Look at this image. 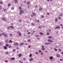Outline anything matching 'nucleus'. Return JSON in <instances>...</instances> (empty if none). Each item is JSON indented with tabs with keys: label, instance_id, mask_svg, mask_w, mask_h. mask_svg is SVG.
<instances>
[{
	"label": "nucleus",
	"instance_id": "nucleus-22",
	"mask_svg": "<svg viewBox=\"0 0 63 63\" xmlns=\"http://www.w3.org/2000/svg\"><path fill=\"white\" fill-rule=\"evenodd\" d=\"M31 24H32V25H33V26H35V24L33 23H32Z\"/></svg>",
	"mask_w": 63,
	"mask_h": 63
},
{
	"label": "nucleus",
	"instance_id": "nucleus-4",
	"mask_svg": "<svg viewBox=\"0 0 63 63\" xmlns=\"http://www.w3.org/2000/svg\"><path fill=\"white\" fill-rule=\"evenodd\" d=\"M33 59L32 58H31L30 60V61H33Z\"/></svg>",
	"mask_w": 63,
	"mask_h": 63
},
{
	"label": "nucleus",
	"instance_id": "nucleus-26",
	"mask_svg": "<svg viewBox=\"0 0 63 63\" xmlns=\"http://www.w3.org/2000/svg\"><path fill=\"white\" fill-rule=\"evenodd\" d=\"M58 20V19L57 18H56L55 19V22H57V21Z\"/></svg>",
	"mask_w": 63,
	"mask_h": 63
},
{
	"label": "nucleus",
	"instance_id": "nucleus-61",
	"mask_svg": "<svg viewBox=\"0 0 63 63\" xmlns=\"http://www.w3.org/2000/svg\"><path fill=\"white\" fill-rule=\"evenodd\" d=\"M60 60L61 61H63V60L62 59H60Z\"/></svg>",
	"mask_w": 63,
	"mask_h": 63
},
{
	"label": "nucleus",
	"instance_id": "nucleus-38",
	"mask_svg": "<svg viewBox=\"0 0 63 63\" xmlns=\"http://www.w3.org/2000/svg\"><path fill=\"white\" fill-rule=\"evenodd\" d=\"M19 9L20 10H21V7H19Z\"/></svg>",
	"mask_w": 63,
	"mask_h": 63
},
{
	"label": "nucleus",
	"instance_id": "nucleus-12",
	"mask_svg": "<svg viewBox=\"0 0 63 63\" xmlns=\"http://www.w3.org/2000/svg\"><path fill=\"white\" fill-rule=\"evenodd\" d=\"M15 3H17L18 2L17 0H15Z\"/></svg>",
	"mask_w": 63,
	"mask_h": 63
},
{
	"label": "nucleus",
	"instance_id": "nucleus-20",
	"mask_svg": "<svg viewBox=\"0 0 63 63\" xmlns=\"http://www.w3.org/2000/svg\"><path fill=\"white\" fill-rule=\"evenodd\" d=\"M11 9L12 10H14V7H12L11 8Z\"/></svg>",
	"mask_w": 63,
	"mask_h": 63
},
{
	"label": "nucleus",
	"instance_id": "nucleus-43",
	"mask_svg": "<svg viewBox=\"0 0 63 63\" xmlns=\"http://www.w3.org/2000/svg\"><path fill=\"white\" fill-rule=\"evenodd\" d=\"M47 35H48L49 34V33L48 32L47 33Z\"/></svg>",
	"mask_w": 63,
	"mask_h": 63
},
{
	"label": "nucleus",
	"instance_id": "nucleus-46",
	"mask_svg": "<svg viewBox=\"0 0 63 63\" xmlns=\"http://www.w3.org/2000/svg\"><path fill=\"white\" fill-rule=\"evenodd\" d=\"M63 15L62 14H61L60 15V16H62Z\"/></svg>",
	"mask_w": 63,
	"mask_h": 63
},
{
	"label": "nucleus",
	"instance_id": "nucleus-64",
	"mask_svg": "<svg viewBox=\"0 0 63 63\" xmlns=\"http://www.w3.org/2000/svg\"><path fill=\"white\" fill-rule=\"evenodd\" d=\"M10 36H12V34H10Z\"/></svg>",
	"mask_w": 63,
	"mask_h": 63
},
{
	"label": "nucleus",
	"instance_id": "nucleus-53",
	"mask_svg": "<svg viewBox=\"0 0 63 63\" xmlns=\"http://www.w3.org/2000/svg\"><path fill=\"white\" fill-rule=\"evenodd\" d=\"M10 28L9 27H8V28H7V29H9Z\"/></svg>",
	"mask_w": 63,
	"mask_h": 63
},
{
	"label": "nucleus",
	"instance_id": "nucleus-60",
	"mask_svg": "<svg viewBox=\"0 0 63 63\" xmlns=\"http://www.w3.org/2000/svg\"><path fill=\"white\" fill-rule=\"evenodd\" d=\"M39 52H41V50H39Z\"/></svg>",
	"mask_w": 63,
	"mask_h": 63
},
{
	"label": "nucleus",
	"instance_id": "nucleus-45",
	"mask_svg": "<svg viewBox=\"0 0 63 63\" xmlns=\"http://www.w3.org/2000/svg\"><path fill=\"white\" fill-rule=\"evenodd\" d=\"M28 42H30V41H31V40H30V39L28 40Z\"/></svg>",
	"mask_w": 63,
	"mask_h": 63
},
{
	"label": "nucleus",
	"instance_id": "nucleus-2",
	"mask_svg": "<svg viewBox=\"0 0 63 63\" xmlns=\"http://www.w3.org/2000/svg\"><path fill=\"white\" fill-rule=\"evenodd\" d=\"M56 56L57 57H58L59 58L60 57V55H59V54H57L56 55Z\"/></svg>",
	"mask_w": 63,
	"mask_h": 63
},
{
	"label": "nucleus",
	"instance_id": "nucleus-63",
	"mask_svg": "<svg viewBox=\"0 0 63 63\" xmlns=\"http://www.w3.org/2000/svg\"><path fill=\"white\" fill-rule=\"evenodd\" d=\"M59 19H61V17H59Z\"/></svg>",
	"mask_w": 63,
	"mask_h": 63
},
{
	"label": "nucleus",
	"instance_id": "nucleus-15",
	"mask_svg": "<svg viewBox=\"0 0 63 63\" xmlns=\"http://www.w3.org/2000/svg\"><path fill=\"white\" fill-rule=\"evenodd\" d=\"M5 46L6 47H9V44H6L5 45Z\"/></svg>",
	"mask_w": 63,
	"mask_h": 63
},
{
	"label": "nucleus",
	"instance_id": "nucleus-59",
	"mask_svg": "<svg viewBox=\"0 0 63 63\" xmlns=\"http://www.w3.org/2000/svg\"><path fill=\"white\" fill-rule=\"evenodd\" d=\"M20 15H21L22 14V13L21 12H20V13H19Z\"/></svg>",
	"mask_w": 63,
	"mask_h": 63
},
{
	"label": "nucleus",
	"instance_id": "nucleus-34",
	"mask_svg": "<svg viewBox=\"0 0 63 63\" xmlns=\"http://www.w3.org/2000/svg\"><path fill=\"white\" fill-rule=\"evenodd\" d=\"M19 35L20 36H21V33L20 32L19 34Z\"/></svg>",
	"mask_w": 63,
	"mask_h": 63
},
{
	"label": "nucleus",
	"instance_id": "nucleus-36",
	"mask_svg": "<svg viewBox=\"0 0 63 63\" xmlns=\"http://www.w3.org/2000/svg\"><path fill=\"white\" fill-rule=\"evenodd\" d=\"M11 5L10 4H8V7H9Z\"/></svg>",
	"mask_w": 63,
	"mask_h": 63
},
{
	"label": "nucleus",
	"instance_id": "nucleus-37",
	"mask_svg": "<svg viewBox=\"0 0 63 63\" xmlns=\"http://www.w3.org/2000/svg\"><path fill=\"white\" fill-rule=\"evenodd\" d=\"M19 62H20L21 63H23L22 62H21V60H19Z\"/></svg>",
	"mask_w": 63,
	"mask_h": 63
},
{
	"label": "nucleus",
	"instance_id": "nucleus-51",
	"mask_svg": "<svg viewBox=\"0 0 63 63\" xmlns=\"http://www.w3.org/2000/svg\"><path fill=\"white\" fill-rule=\"evenodd\" d=\"M16 48L17 49H19V48L18 47H17Z\"/></svg>",
	"mask_w": 63,
	"mask_h": 63
},
{
	"label": "nucleus",
	"instance_id": "nucleus-9",
	"mask_svg": "<svg viewBox=\"0 0 63 63\" xmlns=\"http://www.w3.org/2000/svg\"><path fill=\"white\" fill-rule=\"evenodd\" d=\"M23 45H24V43H21L20 44V45L21 46H23Z\"/></svg>",
	"mask_w": 63,
	"mask_h": 63
},
{
	"label": "nucleus",
	"instance_id": "nucleus-30",
	"mask_svg": "<svg viewBox=\"0 0 63 63\" xmlns=\"http://www.w3.org/2000/svg\"><path fill=\"white\" fill-rule=\"evenodd\" d=\"M59 51H62L61 49H59Z\"/></svg>",
	"mask_w": 63,
	"mask_h": 63
},
{
	"label": "nucleus",
	"instance_id": "nucleus-56",
	"mask_svg": "<svg viewBox=\"0 0 63 63\" xmlns=\"http://www.w3.org/2000/svg\"><path fill=\"white\" fill-rule=\"evenodd\" d=\"M63 25L62 24H61L60 25V26H62Z\"/></svg>",
	"mask_w": 63,
	"mask_h": 63
},
{
	"label": "nucleus",
	"instance_id": "nucleus-11",
	"mask_svg": "<svg viewBox=\"0 0 63 63\" xmlns=\"http://www.w3.org/2000/svg\"><path fill=\"white\" fill-rule=\"evenodd\" d=\"M11 60H13L15 59L14 58H11Z\"/></svg>",
	"mask_w": 63,
	"mask_h": 63
},
{
	"label": "nucleus",
	"instance_id": "nucleus-5",
	"mask_svg": "<svg viewBox=\"0 0 63 63\" xmlns=\"http://www.w3.org/2000/svg\"><path fill=\"white\" fill-rule=\"evenodd\" d=\"M47 41L48 42H52V41H51V40L50 39H48V40Z\"/></svg>",
	"mask_w": 63,
	"mask_h": 63
},
{
	"label": "nucleus",
	"instance_id": "nucleus-8",
	"mask_svg": "<svg viewBox=\"0 0 63 63\" xmlns=\"http://www.w3.org/2000/svg\"><path fill=\"white\" fill-rule=\"evenodd\" d=\"M2 19L3 20H6V18L4 17H3L2 18Z\"/></svg>",
	"mask_w": 63,
	"mask_h": 63
},
{
	"label": "nucleus",
	"instance_id": "nucleus-27",
	"mask_svg": "<svg viewBox=\"0 0 63 63\" xmlns=\"http://www.w3.org/2000/svg\"><path fill=\"white\" fill-rule=\"evenodd\" d=\"M3 10L4 11V12H6V11H7V9H4Z\"/></svg>",
	"mask_w": 63,
	"mask_h": 63
},
{
	"label": "nucleus",
	"instance_id": "nucleus-47",
	"mask_svg": "<svg viewBox=\"0 0 63 63\" xmlns=\"http://www.w3.org/2000/svg\"><path fill=\"white\" fill-rule=\"evenodd\" d=\"M47 15H49V13H47Z\"/></svg>",
	"mask_w": 63,
	"mask_h": 63
},
{
	"label": "nucleus",
	"instance_id": "nucleus-17",
	"mask_svg": "<svg viewBox=\"0 0 63 63\" xmlns=\"http://www.w3.org/2000/svg\"><path fill=\"white\" fill-rule=\"evenodd\" d=\"M0 4L1 5H2L3 4V2L2 1H0Z\"/></svg>",
	"mask_w": 63,
	"mask_h": 63
},
{
	"label": "nucleus",
	"instance_id": "nucleus-44",
	"mask_svg": "<svg viewBox=\"0 0 63 63\" xmlns=\"http://www.w3.org/2000/svg\"><path fill=\"white\" fill-rule=\"evenodd\" d=\"M19 22H21V19H19Z\"/></svg>",
	"mask_w": 63,
	"mask_h": 63
},
{
	"label": "nucleus",
	"instance_id": "nucleus-19",
	"mask_svg": "<svg viewBox=\"0 0 63 63\" xmlns=\"http://www.w3.org/2000/svg\"><path fill=\"white\" fill-rule=\"evenodd\" d=\"M8 39H6V40L5 42L6 43H7V42H8Z\"/></svg>",
	"mask_w": 63,
	"mask_h": 63
},
{
	"label": "nucleus",
	"instance_id": "nucleus-23",
	"mask_svg": "<svg viewBox=\"0 0 63 63\" xmlns=\"http://www.w3.org/2000/svg\"><path fill=\"white\" fill-rule=\"evenodd\" d=\"M6 54H8L9 53V52H6L5 53Z\"/></svg>",
	"mask_w": 63,
	"mask_h": 63
},
{
	"label": "nucleus",
	"instance_id": "nucleus-62",
	"mask_svg": "<svg viewBox=\"0 0 63 63\" xmlns=\"http://www.w3.org/2000/svg\"><path fill=\"white\" fill-rule=\"evenodd\" d=\"M28 47H29V48H30V46H29Z\"/></svg>",
	"mask_w": 63,
	"mask_h": 63
},
{
	"label": "nucleus",
	"instance_id": "nucleus-48",
	"mask_svg": "<svg viewBox=\"0 0 63 63\" xmlns=\"http://www.w3.org/2000/svg\"><path fill=\"white\" fill-rule=\"evenodd\" d=\"M4 62H8V61H4Z\"/></svg>",
	"mask_w": 63,
	"mask_h": 63
},
{
	"label": "nucleus",
	"instance_id": "nucleus-49",
	"mask_svg": "<svg viewBox=\"0 0 63 63\" xmlns=\"http://www.w3.org/2000/svg\"><path fill=\"white\" fill-rule=\"evenodd\" d=\"M24 3H26V1H24Z\"/></svg>",
	"mask_w": 63,
	"mask_h": 63
},
{
	"label": "nucleus",
	"instance_id": "nucleus-31",
	"mask_svg": "<svg viewBox=\"0 0 63 63\" xmlns=\"http://www.w3.org/2000/svg\"><path fill=\"white\" fill-rule=\"evenodd\" d=\"M30 57H32V55L31 54H30L29 55Z\"/></svg>",
	"mask_w": 63,
	"mask_h": 63
},
{
	"label": "nucleus",
	"instance_id": "nucleus-24",
	"mask_svg": "<svg viewBox=\"0 0 63 63\" xmlns=\"http://www.w3.org/2000/svg\"><path fill=\"white\" fill-rule=\"evenodd\" d=\"M27 5H29V4H30V2H27Z\"/></svg>",
	"mask_w": 63,
	"mask_h": 63
},
{
	"label": "nucleus",
	"instance_id": "nucleus-16",
	"mask_svg": "<svg viewBox=\"0 0 63 63\" xmlns=\"http://www.w3.org/2000/svg\"><path fill=\"white\" fill-rule=\"evenodd\" d=\"M20 13H24V11L22 10H21L20 11Z\"/></svg>",
	"mask_w": 63,
	"mask_h": 63
},
{
	"label": "nucleus",
	"instance_id": "nucleus-21",
	"mask_svg": "<svg viewBox=\"0 0 63 63\" xmlns=\"http://www.w3.org/2000/svg\"><path fill=\"white\" fill-rule=\"evenodd\" d=\"M21 56V54H20L18 55L19 57H20Z\"/></svg>",
	"mask_w": 63,
	"mask_h": 63
},
{
	"label": "nucleus",
	"instance_id": "nucleus-41",
	"mask_svg": "<svg viewBox=\"0 0 63 63\" xmlns=\"http://www.w3.org/2000/svg\"><path fill=\"white\" fill-rule=\"evenodd\" d=\"M40 29L41 28V26H39L38 27Z\"/></svg>",
	"mask_w": 63,
	"mask_h": 63
},
{
	"label": "nucleus",
	"instance_id": "nucleus-57",
	"mask_svg": "<svg viewBox=\"0 0 63 63\" xmlns=\"http://www.w3.org/2000/svg\"><path fill=\"white\" fill-rule=\"evenodd\" d=\"M37 22H39V20H37Z\"/></svg>",
	"mask_w": 63,
	"mask_h": 63
},
{
	"label": "nucleus",
	"instance_id": "nucleus-6",
	"mask_svg": "<svg viewBox=\"0 0 63 63\" xmlns=\"http://www.w3.org/2000/svg\"><path fill=\"white\" fill-rule=\"evenodd\" d=\"M60 27L59 26H58L56 27V29H59Z\"/></svg>",
	"mask_w": 63,
	"mask_h": 63
},
{
	"label": "nucleus",
	"instance_id": "nucleus-10",
	"mask_svg": "<svg viewBox=\"0 0 63 63\" xmlns=\"http://www.w3.org/2000/svg\"><path fill=\"white\" fill-rule=\"evenodd\" d=\"M50 59L51 60H52L53 59V57L52 56H51L50 57Z\"/></svg>",
	"mask_w": 63,
	"mask_h": 63
},
{
	"label": "nucleus",
	"instance_id": "nucleus-14",
	"mask_svg": "<svg viewBox=\"0 0 63 63\" xmlns=\"http://www.w3.org/2000/svg\"><path fill=\"white\" fill-rule=\"evenodd\" d=\"M32 15L33 16H35V15H36V13H32Z\"/></svg>",
	"mask_w": 63,
	"mask_h": 63
},
{
	"label": "nucleus",
	"instance_id": "nucleus-58",
	"mask_svg": "<svg viewBox=\"0 0 63 63\" xmlns=\"http://www.w3.org/2000/svg\"><path fill=\"white\" fill-rule=\"evenodd\" d=\"M56 33H57V34L58 33V31H57L56 32Z\"/></svg>",
	"mask_w": 63,
	"mask_h": 63
},
{
	"label": "nucleus",
	"instance_id": "nucleus-3",
	"mask_svg": "<svg viewBox=\"0 0 63 63\" xmlns=\"http://www.w3.org/2000/svg\"><path fill=\"white\" fill-rule=\"evenodd\" d=\"M45 45H50V43H49L46 42L45 43Z\"/></svg>",
	"mask_w": 63,
	"mask_h": 63
},
{
	"label": "nucleus",
	"instance_id": "nucleus-55",
	"mask_svg": "<svg viewBox=\"0 0 63 63\" xmlns=\"http://www.w3.org/2000/svg\"><path fill=\"white\" fill-rule=\"evenodd\" d=\"M44 17V16H41V17H42V18Z\"/></svg>",
	"mask_w": 63,
	"mask_h": 63
},
{
	"label": "nucleus",
	"instance_id": "nucleus-28",
	"mask_svg": "<svg viewBox=\"0 0 63 63\" xmlns=\"http://www.w3.org/2000/svg\"><path fill=\"white\" fill-rule=\"evenodd\" d=\"M1 9H2V6L0 5V10H1Z\"/></svg>",
	"mask_w": 63,
	"mask_h": 63
},
{
	"label": "nucleus",
	"instance_id": "nucleus-50",
	"mask_svg": "<svg viewBox=\"0 0 63 63\" xmlns=\"http://www.w3.org/2000/svg\"><path fill=\"white\" fill-rule=\"evenodd\" d=\"M56 48H57V47H58V46L57 45H56Z\"/></svg>",
	"mask_w": 63,
	"mask_h": 63
},
{
	"label": "nucleus",
	"instance_id": "nucleus-18",
	"mask_svg": "<svg viewBox=\"0 0 63 63\" xmlns=\"http://www.w3.org/2000/svg\"><path fill=\"white\" fill-rule=\"evenodd\" d=\"M42 9H43V8H39V11H41V10H42Z\"/></svg>",
	"mask_w": 63,
	"mask_h": 63
},
{
	"label": "nucleus",
	"instance_id": "nucleus-42",
	"mask_svg": "<svg viewBox=\"0 0 63 63\" xmlns=\"http://www.w3.org/2000/svg\"><path fill=\"white\" fill-rule=\"evenodd\" d=\"M12 41L11 40H10V41H9V43H12Z\"/></svg>",
	"mask_w": 63,
	"mask_h": 63
},
{
	"label": "nucleus",
	"instance_id": "nucleus-25",
	"mask_svg": "<svg viewBox=\"0 0 63 63\" xmlns=\"http://www.w3.org/2000/svg\"><path fill=\"white\" fill-rule=\"evenodd\" d=\"M48 38L49 39H50V38H51V36H49L48 37Z\"/></svg>",
	"mask_w": 63,
	"mask_h": 63
},
{
	"label": "nucleus",
	"instance_id": "nucleus-13",
	"mask_svg": "<svg viewBox=\"0 0 63 63\" xmlns=\"http://www.w3.org/2000/svg\"><path fill=\"white\" fill-rule=\"evenodd\" d=\"M2 35H5V32H3L2 33Z\"/></svg>",
	"mask_w": 63,
	"mask_h": 63
},
{
	"label": "nucleus",
	"instance_id": "nucleus-52",
	"mask_svg": "<svg viewBox=\"0 0 63 63\" xmlns=\"http://www.w3.org/2000/svg\"><path fill=\"white\" fill-rule=\"evenodd\" d=\"M30 34V32H29L27 34Z\"/></svg>",
	"mask_w": 63,
	"mask_h": 63
},
{
	"label": "nucleus",
	"instance_id": "nucleus-39",
	"mask_svg": "<svg viewBox=\"0 0 63 63\" xmlns=\"http://www.w3.org/2000/svg\"><path fill=\"white\" fill-rule=\"evenodd\" d=\"M7 35H8L7 34H5L4 37H7Z\"/></svg>",
	"mask_w": 63,
	"mask_h": 63
},
{
	"label": "nucleus",
	"instance_id": "nucleus-1",
	"mask_svg": "<svg viewBox=\"0 0 63 63\" xmlns=\"http://www.w3.org/2000/svg\"><path fill=\"white\" fill-rule=\"evenodd\" d=\"M14 46H18V43L17 42L15 43H14Z\"/></svg>",
	"mask_w": 63,
	"mask_h": 63
},
{
	"label": "nucleus",
	"instance_id": "nucleus-7",
	"mask_svg": "<svg viewBox=\"0 0 63 63\" xmlns=\"http://www.w3.org/2000/svg\"><path fill=\"white\" fill-rule=\"evenodd\" d=\"M4 49H7V47L6 46H4Z\"/></svg>",
	"mask_w": 63,
	"mask_h": 63
},
{
	"label": "nucleus",
	"instance_id": "nucleus-32",
	"mask_svg": "<svg viewBox=\"0 0 63 63\" xmlns=\"http://www.w3.org/2000/svg\"><path fill=\"white\" fill-rule=\"evenodd\" d=\"M39 33L41 35H43V33L42 32H40Z\"/></svg>",
	"mask_w": 63,
	"mask_h": 63
},
{
	"label": "nucleus",
	"instance_id": "nucleus-33",
	"mask_svg": "<svg viewBox=\"0 0 63 63\" xmlns=\"http://www.w3.org/2000/svg\"><path fill=\"white\" fill-rule=\"evenodd\" d=\"M16 50V49H13V51L14 52H15V50Z\"/></svg>",
	"mask_w": 63,
	"mask_h": 63
},
{
	"label": "nucleus",
	"instance_id": "nucleus-29",
	"mask_svg": "<svg viewBox=\"0 0 63 63\" xmlns=\"http://www.w3.org/2000/svg\"><path fill=\"white\" fill-rule=\"evenodd\" d=\"M20 33V32H19V31H18L17 32V34H19V33Z\"/></svg>",
	"mask_w": 63,
	"mask_h": 63
},
{
	"label": "nucleus",
	"instance_id": "nucleus-40",
	"mask_svg": "<svg viewBox=\"0 0 63 63\" xmlns=\"http://www.w3.org/2000/svg\"><path fill=\"white\" fill-rule=\"evenodd\" d=\"M10 28H14V27H13V26H11L10 27Z\"/></svg>",
	"mask_w": 63,
	"mask_h": 63
},
{
	"label": "nucleus",
	"instance_id": "nucleus-35",
	"mask_svg": "<svg viewBox=\"0 0 63 63\" xmlns=\"http://www.w3.org/2000/svg\"><path fill=\"white\" fill-rule=\"evenodd\" d=\"M45 50V48H42V50Z\"/></svg>",
	"mask_w": 63,
	"mask_h": 63
},
{
	"label": "nucleus",
	"instance_id": "nucleus-54",
	"mask_svg": "<svg viewBox=\"0 0 63 63\" xmlns=\"http://www.w3.org/2000/svg\"><path fill=\"white\" fill-rule=\"evenodd\" d=\"M61 54H63V51H62L61 53Z\"/></svg>",
	"mask_w": 63,
	"mask_h": 63
}]
</instances>
